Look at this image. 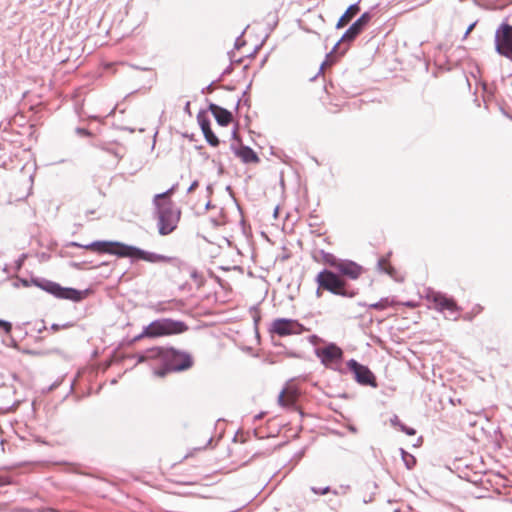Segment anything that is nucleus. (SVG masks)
Segmentation results:
<instances>
[{
	"mask_svg": "<svg viewBox=\"0 0 512 512\" xmlns=\"http://www.w3.org/2000/svg\"><path fill=\"white\" fill-rule=\"evenodd\" d=\"M98 252H106L119 257H129L133 260H143L149 263H173L176 259L171 256L146 251L135 246L123 244L120 242L95 241L85 246Z\"/></svg>",
	"mask_w": 512,
	"mask_h": 512,
	"instance_id": "f257e3e1",
	"label": "nucleus"
},
{
	"mask_svg": "<svg viewBox=\"0 0 512 512\" xmlns=\"http://www.w3.org/2000/svg\"><path fill=\"white\" fill-rule=\"evenodd\" d=\"M147 360H159L164 364L163 369L154 371V374L160 377L165 376L171 371L186 370L192 365V359L188 354L178 352L174 349H148L139 357L138 362Z\"/></svg>",
	"mask_w": 512,
	"mask_h": 512,
	"instance_id": "f03ea898",
	"label": "nucleus"
},
{
	"mask_svg": "<svg viewBox=\"0 0 512 512\" xmlns=\"http://www.w3.org/2000/svg\"><path fill=\"white\" fill-rule=\"evenodd\" d=\"M174 189L173 186L166 192L156 194L153 200L158 219V231L163 236L172 233L180 219V211L173 207L169 199Z\"/></svg>",
	"mask_w": 512,
	"mask_h": 512,
	"instance_id": "7ed1b4c3",
	"label": "nucleus"
},
{
	"mask_svg": "<svg viewBox=\"0 0 512 512\" xmlns=\"http://www.w3.org/2000/svg\"><path fill=\"white\" fill-rule=\"evenodd\" d=\"M186 329L187 326L181 321L161 319L153 321L148 326H146L138 338L178 334L184 332Z\"/></svg>",
	"mask_w": 512,
	"mask_h": 512,
	"instance_id": "20e7f679",
	"label": "nucleus"
},
{
	"mask_svg": "<svg viewBox=\"0 0 512 512\" xmlns=\"http://www.w3.org/2000/svg\"><path fill=\"white\" fill-rule=\"evenodd\" d=\"M316 283L319 288H323L335 295L352 297L353 293H347L344 289V281L341 280L335 273L330 270L324 269L320 271L316 278Z\"/></svg>",
	"mask_w": 512,
	"mask_h": 512,
	"instance_id": "39448f33",
	"label": "nucleus"
},
{
	"mask_svg": "<svg viewBox=\"0 0 512 512\" xmlns=\"http://www.w3.org/2000/svg\"><path fill=\"white\" fill-rule=\"evenodd\" d=\"M495 48L496 51L512 60V26L502 24L495 33Z\"/></svg>",
	"mask_w": 512,
	"mask_h": 512,
	"instance_id": "423d86ee",
	"label": "nucleus"
},
{
	"mask_svg": "<svg viewBox=\"0 0 512 512\" xmlns=\"http://www.w3.org/2000/svg\"><path fill=\"white\" fill-rule=\"evenodd\" d=\"M304 331V327L297 320L278 318L273 321L271 332L284 337L289 335H298Z\"/></svg>",
	"mask_w": 512,
	"mask_h": 512,
	"instance_id": "0eeeda50",
	"label": "nucleus"
},
{
	"mask_svg": "<svg viewBox=\"0 0 512 512\" xmlns=\"http://www.w3.org/2000/svg\"><path fill=\"white\" fill-rule=\"evenodd\" d=\"M347 367L353 372L354 378L359 384L374 388L377 387L376 378L367 366L351 359L347 362Z\"/></svg>",
	"mask_w": 512,
	"mask_h": 512,
	"instance_id": "6e6552de",
	"label": "nucleus"
},
{
	"mask_svg": "<svg viewBox=\"0 0 512 512\" xmlns=\"http://www.w3.org/2000/svg\"><path fill=\"white\" fill-rule=\"evenodd\" d=\"M427 299L435 304V308L441 312L447 311L446 317L457 319L456 312L458 307L453 299L447 298L444 294L436 291H429Z\"/></svg>",
	"mask_w": 512,
	"mask_h": 512,
	"instance_id": "1a4fd4ad",
	"label": "nucleus"
},
{
	"mask_svg": "<svg viewBox=\"0 0 512 512\" xmlns=\"http://www.w3.org/2000/svg\"><path fill=\"white\" fill-rule=\"evenodd\" d=\"M315 353L326 367H330L332 364L339 362L343 356L341 348L333 343L316 349Z\"/></svg>",
	"mask_w": 512,
	"mask_h": 512,
	"instance_id": "9d476101",
	"label": "nucleus"
},
{
	"mask_svg": "<svg viewBox=\"0 0 512 512\" xmlns=\"http://www.w3.org/2000/svg\"><path fill=\"white\" fill-rule=\"evenodd\" d=\"M371 20V14L368 12L363 13L343 34L339 42L336 43L334 50L338 47L341 41L350 42L353 41L364 29V27Z\"/></svg>",
	"mask_w": 512,
	"mask_h": 512,
	"instance_id": "9b49d317",
	"label": "nucleus"
},
{
	"mask_svg": "<svg viewBox=\"0 0 512 512\" xmlns=\"http://www.w3.org/2000/svg\"><path fill=\"white\" fill-rule=\"evenodd\" d=\"M49 293L63 299L78 301L81 299V292L72 288H63L54 282H47L43 287Z\"/></svg>",
	"mask_w": 512,
	"mask_h": 512,
	"instance_id": "f8f14e48",
	"label": "nucleus"
},
{
	"mask_svg": "<svg viewBox=\"0 0 512 512\" xmlns=\"http://www.w3.org/2000/svg\"><path fill=\"white\" fill-rule=\"evenodd\" d=\"M337 270L342 275H345L350 279H357L362 273L361 266H359L355 262L348 260H341L340 263L338 264Z\"/></svg>",
	"mask_w": 512,
	"mask_h": 512,
	"instance_id": "ddd939ff",
	"label": "nucleus"
},
{
	"mask_svg": "<svg viewBox=\"0 0 512 512\" xmlns=\"http://www.w3.org/2000/svg\"><path fill=\"white\" fill-rule=\"evenodd\" d=\"M210 110L221 126H226L231 122L232 114L228 110L219 107L216 104H211Z\"/></svg>",
	"mask_w": 512,
	"mask_h": 512,
	"instance_id": "4468645a",
	"label": "nucleus"
},
{
	"mask_svg": "<svg viewBox=\"0 0 512 512\" xmlns=\"http://www.w3.org/2000/svg\"><path fill=\"white\" fill-rule=\"evenodd\" d=\"M360 11V7L357 3L352 4L348 7L345 13L340 17L336 24V28L344 27L358 12Z\"/></svg>",
	"mask_w": 512,
	"mask_h": 512,
	"instance_id": "2eb2a0df",
	"label": "nucleus"
},
{
	"mask_svg": "<svg viewBox=\"0 0 512 512\" xmlns=\"http://www.w3.org/2000/svg\"><path fill=\"white\" fill-rule=\"evenodd\" d=\"M200 126L202 129V132L204 134V137L206 141L213 147H216L219 144L218 138L215 136V134L212 132L210 128V123L207 120H201Z\"/></svg>",
	"mask_w": 512,
	"mask_h": 512,
	"instance_id": "dca6fc26",
	"label": "nucleus"
},
{
	"mask_svg": "<svg viewBox=\"0 0 512 512\" xmlns=\"http://www.w3.org/2000/svg\"><path fill=\"white\" fill-rule=\"evenodd\" d=\"M236 154L244 163H253L259 161L257 154L247 146L240 148Z\"/></svg>",
	"mask_w": 512,
	"mask_h": 512,
	"instance_id": "f3484780",
	"label": "nucleus"
},
{
	"mask_svg": "<svg viewBox=\"0 0 512 512\" xmlns=\"http://www.w3.org/2000/svg\"><path fill=\"white\" fill-rule=\"evenodd\" d=\"M296 396L293 392L281 391L278 396V403L283 407H290L294 404Z\"/></svg>",
	"mask_w": 512,
	"mask_h": 512,
	"instance_id": "a211bd4d",
	"label": "nucleus"
},
{
	"mask_svg": "<svg viewBox=\"0 0 512 512\" xmlns=\"http://www.w3.org/2000/svg\"><path fill=\"white\" fill-rule=\"evenodd\" d=\"M378 267L381 271L387 273L395 280H399L396 276V270L388 263V260L386 258H381L378 261Z\"/></svg>",
	"mask_w": 512,
	"mask_h": 512,
	"instance_id": "6ab92c4d",
	"label": "nucleus"
},
{
	"mask_svg": "<svg viewBox=\"0 0 512 512\" xmlns=\"http://www.w3.org/2000/svg\"><path fill=\"white\" fill-rule=\"evenodd\" d=\"M323 259L326 264L334 267L335 269L338 268V264L341 261V259H337L333 254L330 253H325Z\"/></svg>",
	"mask_w": 512,
	"mask_h": 512,
	"instance_id": "aec40b11",
	"label": "nucleus"
},
{
	"mask_svg": "<svg viewBox=\"0 0 512 512\" xmlns=\"http://www.w3.org/2000/svg\"><path fill=\"white\" fill-rule=\"evenodd\" d=\"M390 305V301L388 298L381 299L379 302L373 303L369 305V308L376 310H383Z\"/></svg>",
	"mask_w": 512,
	"mask_h": 512,
	"instance_id": "412c9836",
	"label": "nucleus"
},
{
	"mask_svg": "<svg viewBox=\"0 0 512 512\" xmlns=\"http://www.w3.org/2000/svg\"><path fill=\"white\" fill-rule=\"evenodd\" d=\"M401 452H402L403 460L405 461L407 468L411 469L413 467V465L415 464V458L412 455L405 452L403 449L401 450Z\"/></svg>",
	"mask_w": 512,
	"mask_h": 512,
	"instance_id": "4be33fe9",
	"label": "nucleus"
},
{
	"mask_svg": "<svg viewBox=\"0 0 512 512\" xmlns=\"http://www.w3.org/2000/svg\"><path fill=\"white\" fill-rule=\"evenodd\" d=\"M0 328L3 329L6 334H10L12 330V324L8 321L0 319Z\"/></svg>",
	"mask_w": 512,
	"mask_h": 512,
	"instance_id": "5701e85b",
	"label": "nucleus"
},
{
	"mask_svg": "<svg viewBox=\"0 0 512 512\" xmlns=\"http://www.w3.org/2000/svg\"><path fill=\"white\" fill-rule=\"evenodd\" d=\"M400 430L403 431L404 433H406L407 435H410V436H413V435L416 434L415 429L407 427L405 425H401V429Z\"/></svg>",
	"mask_w": 512,
	"mask_h": 512,
	"instance_id": "b1692460",
	"label": "nucleus"
},
{
	"mask_svg": "<svg viewBox=\"0 0 512 512\" xmlns=\"http://www.w3.org/2000/svg\"><path fill=\"white\" fill-rule=\"evenodd\" d=\"M390 423L392 426L394 427H399L401 429V425H403L401 423V421L399 420L398 416L394 415L391 419H390Z\"/></svg>",
	"mask_w": 512,
	"mask_h": 512,
	"instance_id": "393cba45",
	"label": "nucleus"
},
{
	"mask_svg": "<svg viewBox=\"0 0 512 512\" xmlns=\"http://www.w3.org/2000/svg\"><path fill=\"white\" fill-rule=\"evenodd\" d=\"M311 489L315 494H321V495L327 494L330 491V488L328 486L323 489H317L315 487H312Z\"/></svg>",
	"mask_w": 512,
	"mask_h": 512,
	"instance_id": "a878e982",
	"label": "nucleus"
},
{
	"mask_svg": "<svg viewBox=\"0 0 512 512\" xmlns=\"http://www.w3.org/2000/svg\"><path fill=\"white\" fill-rule=\"evenodd\" d=\"M198 185H199V183L197 180L193 181L192 184L189 186L187 192L188 193L193 192L198 187Z\"/></svg>",
	"mask_w": 512,
	"mask_h": 512,
	"instance_id": "bb28decb",
	"label": "nucleus"
},
{
	"mask_svg": "<svg viewBox=\"0 0 512 512\" xmlns=\"http://www.w3.org/2000/svg\"><path fill=\"white\" fill-rule=\"evenodd\" d=\"M475 27V23H472L466 30L465 34H464V37H467L468 34L473 30V28Z\"/></svg>",
	"mask_w": 512,
	"mask_h": 512,
	"instance_id": "cd10ccee",
	"label": "nucleus"
},
{
	"mask_svg": "<svg viewBox=\"0 0 512 512\" xmlns=\"http://www.w3.org/2000/svg\"><path fill=\"white\" fill-rule=\"evenodd\" d=\"M77 133L80 135H89L90 134L87 130L81 129V128L77 129Z\"/></svg>",
	"mask_w": 512,
	"mask_h": 512,
	"instance_id": "c85d7f7f",
	"label": "nucleus"
},
{
	"mask_svg": "<svg viewBox=\"0 0 512 512\" xmlns=\"http://www.w3.org/2000/svg\"><path fill=\"white\" fill-rule=\"evenodd\" d=\"M322 290H324V289H323V288H319V287H318V289H317V291H316V296H317L318 298H320V297L322 296Z\"/></svg>",
	"mask_w": 512,
	"mask_h": 512,
	"instance_id": "c756f323",
	"label": "nucleus"
},
{
	"mask_svg": "<svg viewBox=\"0 0 512 512\" xmlns=\"http://www.w3.org/2000/svg\"><path fill=\"white\" fill-rule=\"evenodd\" d=\"M52 328H53L54 330H57V329H58V325H55V324H54V325H52Z\"/></svg>",
	"mask_w": 512,
	"mask_h": 512,
	"instance_id": "7c9ffc66",
	"label": "nucleus"
},
{
	"mask_svg": "<svg viewBox=\"0 0 512 512\" xmlns=\"http://www.w3.org/2000/svg\"><path fill=\"white\" fill-rule=\"evenodd\" d=\"M324 64H325V63H322V64H321L320 70H322V69H323Z\"/></svg>",
	"mask_w": 512,
	"mask_h": 512,
	"instance_id": "2f4dec72",
	"label": "nucleus"
}]
</instances>
